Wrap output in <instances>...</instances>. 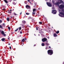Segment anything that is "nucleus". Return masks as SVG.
<instances>
[{
  "instance_id": "1",
  "label": "nucleus",
  "mask_w": 64,
  "mask_h": 64,
  "mask_svg": "<svg viewBox=\"0 0 64 64\" xmlns=\"http://www.w3.org/2000/svg\"><path fill=\"white\" fill-rule=\"evenodd\" d=\"M48 54V55H52L53 54V50H48L47 52Z\"/></svg>"
},
{
  "instance_id": "2",
  "label": "nucleus",
  "mask_w": 64,
  "mask_h": 64,
  "mask_svg": "<svg viewBox=\"0 0 64 64\" xmlns=\"http://www.w3.org/2000/svg\"><path fill=\"white\" fill-rule=\"evenodd\" d=\"M61 11L62 12H60V14L64 16V8H62L61 9Z\"/></svg>"
},
{
  "instance_id": "3",
  "label": "nucleus",
  "mask_w": 64,
  "mask_h": 64,
  "mask_svg": "<svg viewBox=\"0 0 64 64\" xmlns=\"http://www.w3.org/2000/svg\"><path fill=\"white\" fill-rule=\"evenodd\" d=\"M46 4L48 6H49V7H52V4H51V3H50V2H47Z\"/></svg>"
},
{
  "instance_id": "4",
  "label": "nucleus",
  "mask_w": 64,
  "mask_h": 64,
  "mask_svg": "<svg viewBox=\"0 0 64 64\" xmlns=\"http://www.w3.org/2000/svg\"><path fill=\"white\" fill-rule=\"evenodd\" d=\"M64 8V5L63 4H61L60 5L59 8L60 9H63Z\"/></svg>"
},
{
  "instance_id": "5",
  "label": "nucleus",
  "mask_w": 64,
  "mask_h": 64,
  "mask_svg": "<svg viewBox=\"0 0 64 64\" xmlns=\"http://www.w3.org/2000/svg\"><path fill=\"white\" fill-rule=\"evenodd\" d=\"M52 13H53V14H56V12H56V10H52Z\"/></svg>"
},
{
  "instance_id": "6",
  "label": "nucleus",
  "mask_w": 64,
  "mask_h": 64,
  "mask_svg": "<svg viewBox=\"0 0 64 64\" xmlns=\"http://www.w3.org/2000/svg\"><path fill=\"white\" fill-rule=\"evenodd\" d=\"M47 40L46 38H42V42H45L46 41H47Z\"/></svg>"
},
{
  "instance_id": "7",
  "label": "nucleus",
  "mask_w": 64,
  "mask_h": 64,
  "mask_svg": "<svg viewBox=\"0 0 64 64\" xmlns=\"http://www.w3.org/2000/svg\"><path fill=\"white\" fill-rule=\"evenodd\" d=\"M59 4H59V2H56L55 4V5H56V6H58L59 5Z\"/></svg>"
},
{
  "instance_id": "8",
  "label": "nucleus",
  "mask_w": 64,
  "mask_h": 64,
  "mask_svg": "<svg viewBox=\"0 0 64 64\" xmlns=\"http://www.w3.org/2000/svg\"><path fill=\"white\" fill-rule=\"evenodd\" d=\"M1 33L2 34H3V36H6V34H5V33H4V31H2L1 32Z\"/></svg>"
},
{
  "instance_id": "9",
  "label": "nucleus",
  "mask_w": 64,
  "mask_h": 64,
  "mask_svg": "<svg viewBox=\"0 0 64 64\" xmlns=\"http://www.w3.org/2000/svg\"><path fill=\"white\" fill-rule=\"evenodd\" d=\"M59 3L60 4H61V3H63V2L62 0H59Z\"/></svg>"
},
{
  "instance_id": "10",
  "label": "nucleus",
  "mask_w": 64,
  "mask_h": 64,
  "mask_svg": "<svg viewBox=\"0 0 64 64\" xmlns=\"http://www.w3.org/2000/svg\"><path fill=\"white\" fill-rule=\"evenodd\" d=\"M8 13H11L12 12V10H9L8 11Z\"/></svg>"
},
{
  "instance_id": "11",
  "label": "nucleus",
  "mask_w": 64,
  "mask_h": 64,
  "mask_svg": "<svg viewBox=\"0 0 64 64\" xmlns=\"http://www.w3.org/2000/svg\"><path fill=\"white\" fill-rule=\"evenodd\" d=\"M26 8H30V6L27 5L26 6Z\"/></svg>"
},
{
  "instance_id": "12",
  "label": "nucleus",
  "mask_w": 64,
  "mask_h": 64,
  "mask_svg": "<svg viewBox=\"0 0 64 64\" xmlns=\"http://www.w3.org/2000/svg\"><path fill=\"white\" fill-rule=\"evenodd\" d=\"M54 37H56L58 36L57 35V34H54Z\"/></svg>"
},
{
  "instance_id": "13",
  "label": "nucleus",
  "mask_w": 64,
  "mask_h": 64,
  "mask_svg": "<svg viewBox=\"0 0 64 64\" xmlns=\"http://www.w3.org/2000/svg\"><path fill=\"white\" fill-rule=\"evenodd\" d=\"M4 1L7 4H8V1H7L6 0H4Z\"/></svg>"
},
{
  "instance_id": "14",
  "label": "nucleus",
  "mask_w": 64,
  "mask_h": 64,
  "mask_svg": "<svg viewBox=\"0 0 64 64\" xmlns=\"http://www.w3.org/2000/svg\"><path fill=\"white\" fill-rule=\"evenodd\" d=\"M35 13H36V12H32V14L33 15H35V14H36Z\"/></svg>"
},
{
  "instance_id": "15",
  "label": "nucleus",
  "mask_w": 64,
  "mask_h": 64,
  "mask_svg": "<svg viewBox=\"0 0 64 64\" xmlns=\"http://www.w3.org/2000/svg\"><path fill=\"white\" fill-rule=\"evenodd\" d=\"M2 41H4V40H5V38H3L1 39Z\"/></svg>"
},
{
  "instance_id": "16",
  "label": "nucleus",
  "mask_w": 64,
  "mask_h": 64,
  "mask_svg": "<svg viewBox=\"0 0 64 64\" xmlns=\"http://www.w3.org/2000/svg\"><path fill=\"white\" fill-rule=\"evenodd\" d=\"M44 45H45V44H44V43H42V46H44Z\"/></svg>"
},
{
  "instance_id": "17",
  "label": "nucleus",
  "mask_w": 64,
  "mask_h": 64,
  "mask_svg": "<svg viewBox=\"0 0 64 64\" xmlns=\"http://www.w3.org/2000/svg\"><path fill=\"white\" fill-rule=\"evenodd\" d=\"M18 28V29H19V30H21V27H20L19 28Z\"/></svg>"
},
{
  "instance_id": "18",
  "label": "nucleus",
  "mask_w": 64,
  "mask_h": 64,
  "mask_svg": "<svg viewBox=\"0 0 64 64\" xmlns=\"http://www.w3.org/2000/svg\"><path fill=\"white\" fill-rule=\"evenodd\" d=\"M59 33V30H58L56 32V34H58Z\"/></svg>"
},
{
  "instance_id": "19",
  "label": "nucleus",
  "mask_w": 64,
  "mask_h": 64,
  "mask_svg": "<svg viewBox=\"0 0 64 64\" xmlns=\"http://www.w3.org/2000/svg\"><path fill=\"white\" fill-rule=\"evenodd\" d=\"M22 41L23 42H24V41H25V39L24 38L22 40Z\"/></svg>"
},
{
  "instance_id": "20",
  "label": "nucleus",
  "mask_w": 64,
  "mask_h": 64,
  "mask_svg": "<svg viewBox=\"0 0 64 64\" xmlns=\"http://www.w3.org/2000/svg\"><path fill=\"white\" fill-rule=\"evenodd\" d=\"M52 3L54 4H55V1H54V0H53L52 1Z\"/></svg>"
},
{
  "instance_id": "21",
  "label": "nucleus",
  "mask_w": 64,
  "mask_h": 64,
  "mask_svg": "<svg viewBox=\"0 0 64 64\" xmlns=\"http://www.w3.org/2000/svg\"><path fill=\"white\" fill-rule=\"evenodd\" d=\"M22 23H26V22L24 20H23L22 22Z\"/></svg>"
},
{
  "instance_id": "22",
  "label": "nucleus",
  "mask_w": 64,
  "mask_h": 64,
  "mask_svg": "<svg viewBox=\"0 0 64 64\" xmlns=\"http://www.w3.org/2000/svg\"><path fill=\"white\" fill-rule=\"evenodd\" d=\"M35 11H36V9L35 8L33 9V12H35Z\"/></svg>"
},
{
  "instance_id": "23",
  "label": "nucleus",
  "mask_w": 64,
  "mask_h": 64,
  "mask_svg": "<svg viewBox=\"0 0 64 64\" xmlns=\"http://www.w3.org/2000/svg\"><path fill=\"white\" fill-rule=\"evenodd\" d=\"M46 45H47V46H48V45H49V44L48 43H46Z\"/></svg>"
},
{
  "instance_id": "24",
  "label": "nucleus",
  "mask_w": 64,
  "mask_h": 64,
  "mask_svg": "<svg viewBox=\"0 0 64 64\" xmlns=\"http://www.w3.org/2000/svg\"><path fill=\"white\" fill-rule=\"evenodd\" d=\"M7 20L8 21H9V18H7Z\"/></svg>"
},
{
  "instance_id": "25",
  "label": "nucleus",
  "mask_w": 64,
  "mask_h": 64,
  "mask_svg": "<svg viewBox=\"0 0 64 64\" xmlns=\"http://www.w3.org/2000/svg\"><path fill=\"white\" fill-rule=\"evenodd\" d=\"M58 15L60 16V17H63V16H61V15H60V14H58Z\"/></svg>"
},
{
  "instance_id": "26",
  "label": "nucleus",
  "mask_w": 64,
  "mask_h": 64,
  "mask_svg": "<svg viewBox=\"0 0 64 64\" xmlns=\"http://www.w3.org/2000/svg\"><path fill=\"white\" fill-rule=\"evenodd\" d=\"M18 30V28H17V29L16 30H14L15 32H16V31H17Z\"/></svg>"
},
{
  "instance_id": "27",
  "label": "nucleus",
  "mask_w": 64,
  "mask_h": 64,
  "mask_svg": "<svg viewBox=\"0 0 64 64\" xmlns=\"http://www.w3.org/2000/svg\"><path fill=\"white\" fill-rule=\"evenodd\" d=\"M39 23L40 24H42V22H39Z\"/></svg>"
},
{
  "instance_id": "28",
  "label": "nucleus",
  "mask_w": 64,
  "mask_h": 64,
  "mask_svg": "<svg viewBox=\"0 0 64 64\" xmlns=\"http://www.w3.org/2000/svg\"><path fill=\"white\" fill-rule=\"evenodd\" d=\"M14 15H17V14H16L15 12H14Z\"/></svg>"
},
{
  "instance_id": "29",
  "label": "nucleus",
  "mask_w": 64,
  "mask_h": 64,
  "mask_svg": "<svg viewBox=\"0 0 64 64\" xmlns=\"http://www.w3.org/2000/svg\"><path fill=\"white\" fill-rule=\"evenodd\" d=\"M8 29L9 30H10V27H8Z\"/></svg>"
},
{
  "instance_id": "30",
  "label": "nucleus",
  "mask_w": 64,
  "mask_h": 64,
  "mask_svg": "<svg viewBox=\"0 0 64 64\" xmlns=\"http://www.w3.org/2000/svg\"><path fill=\"white\" fill-rule=\"evenodd\" d=\"M14 5H16V3H15V2H13L12 3Z\"/></svg>"
},
{
  "instance_id": "31",
  "label": "nucleus",
  "mask_w": 64,
  "mask_h": 64,
  "mask_svg": "<svg viewBox=\"0 0 64 64\" xmlns=\"http://www.w3.org/2000/svg\"><path fill=\"white\" fill-rule=\"evenodd\" d=\"M3 27H2V26H1V25H0V28H2Z\"/></svg>"
},
{
  "instance_id": "32",
  "label": "nucleus",
  "mask_w": 64,
  "mask_h": 64,
  "mask_svg": "<svg viewBox=\"0 0 64 64\" xmlns=\"http://www.w3.org/2000/svg\"><path fill=\"white\" fill-rule=\"evenodd\" d=\"M26 15H29V14L28 13V12H26Z\"/></svg>"
},
{
  "instance_id": "33",
  "label": "nucleus",
  "mask_w": 64,
  "mask_h": 64,
  "mask_svg": "<svg viewBox=\"0 0 64 64\" xmlns=\"http://www.w3.org/2000/svg\"><path fill=\"white\" fill-rule=\"evenodd\" d=\"M36 30H38V27H36Z\"/></svg>"
},
{
  "instance_id": "34",
  "label": "nucleus",
  "mask_w": 64,
  "mask_h": 64,
  "mask_svg": "<svg viewBox=\"0 0 64 64\" xmlns=\"http://www.w3.org/2000/svg\"><path fill=\"white\" fill-rule=\"evenodd\" d=\"M30 0H28V2H29L30 3H31V2H30Z\"/></svg>"
},
{
  "instance_id": "35",
  "label": "nucleus",
  "mask_w": 64,
  "mask_h": 64,
  "mask_svg": "<svg viewBox=\"0 0 64 64\" xmlns=\"http://www.w3.org/2000/svg\"><path fill=\"white\" fill-rule=\"evenodd\" d=\"M22 31L20 32V34H22Z\"/></svg>"
},
{
  "instance_id": "36",
  "label": "nucleus",
  "mask_w": 64,
  "mask_h": 64,
  "mask_svg": "<svg viewBox=\"0 0 64 64\" xmlns=\"http://www.w3.org/2000/svg\"><path fill=\"white\" fill-rule=\"evenodd\" d=\"M13 18V17L12 16H10V19H12Z\"/></svg>"
},
{
  "instance_id": "37",
  "label": "nucleus",
  "mask_w": 64,
  "mask_h": 64,
  "mask_svg": "<svg viewBox=\"0 0 64 64\" xmlns=\"http://www.w3.org/2000/svg\"><path fill=\"white\" fill-rule=\"evenodd\" d=\"M10 49H11L12 48H11V46H10Z\"/></svg>"
},
{
  "instance_id": "38",
  "label": "nucleus",
  "mask_w": 64,
  "mask_h": 64,
  "mask_svg": "<svg viewBox=\"0 0 64 64\" xmlns=\"http://www.w3.org/2000/svg\"><path fill=\"white\" fill-rule=\"evenodd\" d=\"M22 12H21L20 13V15H21V14H22Z\"/></svg>"
},
{
  "instance_id": "39",
  "label": "nucleus",
  "mask_w": 64,
  "mask_h": 64,
  "mask_svg": "<svg viewBox=\"0 0 64 64\" xmlns=\"http://www.w3.org/2000/svg\"><path fill=\"white\" fill-rule=\"evenodd\" d=\"M0 22L1 23H2V20H0Z\"/></svg>"
},
{
  "instance_id": "40",
  "label": "nucleus",
  "mask_w": 64,
  "mask_h": 64,
  "mask_svg": "<svg viewBox=\"0 0 64 64\" xmlns=\"http://www.w3.org/2000/svg\"><path fill=\"white\" fill-rule=\"evenodd\" d=\"M3 10H4V11L5 10V8H4L2 9Z\"/></svg>"
},
{
  "instance_id": "41",
  "label": "nucleus",
  "mask_w": 64,
  "mask_h": 64,
  "mask_svg": "<svg viewBox=\"0 0 64 64\" xmlns=\"http://www.w3.org/2000/svg\"><path fill=\"white\" fill-rule=\"evenodd\" d=\"M36 46V44H35L34 45V46Z\"/></svg>"
},
{
  "instance_id": "42",
  "label": "nucleus",
  "mask_w": 64,
  "mask_h": 64,
  "mask_svg": "<svg viewBox=\"0 0 64 64\" xmlns=\"http://www.w3.org/2000/svg\"><path fill=\"white\" fill-rule=\"evenodd\" d=\"M49 48L50 49H51V47L50 46H49Z\"/></svg>"
},
{
  "instance_id": "43",
  "label": "nucleus",
  "mask_w": 64,
  "mask_h": 64,
  "mask_svg": "<svg viewBox=\"0 0 64 64\" xmlns=\"http://www.w3.org/2000/svg\"><path fill=\"white\" fill-rule=\"evenodd\" d=\"M8 45H10V43H9L8 44Z\"/></svg>"
},
{
  "instance_id": "44",
  "label": "nucleus",
  "mask_w": 64,
  "mask_h": 64,
  "mask_svg": "<svg viewBox=\"0 0 64 64\" xmlns=\"http://www.w3.org/2000/svg\"><path fill=\"white\" fill-rule=\"evenodd\" d=\"M8 40H9V39H10L9 38H8Z\"/></svg>"
},
{
  "instance_id": "45",
  "label": "nucleus",
  "mask_w": 64,
  "mask_h": 64,
  "mask_svg": "<svg viewBox=\"0 0 64 64\" xmlns=\"http://www.w3.org/2000/svg\"><path fill=\"white\" fill-rule=\"evenodd\" d=\"M25 40H27V39H26V38H25Z\"/></svg>"
},
{
  "instance_id": "46",
  "label": "nucleus",
  "mask_w": 64,
  "mask_h": 64,
  "mask_svg": "<svg viewBox=\"0 0 64 64\" xmlns=\"http://www.w3.org/2000/svg\"><path fill=\"white\" fill-rule=\"evenodd\" d=\"M3 24V25H4V24Z\"/></svg>"
},
{
  "instance_id": "47",
  "label": "nucleus",
  "mask_w": 64,
  "mask_h": 64,
  "mask_svg": "<svg viewBox=\"0 0 64 64\" xmlns=\"http://www.w3.org/2000/svg\"><path fill=\"white\" fill-rule=\"evenodd\" d=\"M7 6H9V4H7Z\"/></svg>"
},
{
  "instance_id": "48",
  "label": "nucleus",
  "mask_w": 64,
  "mask_h": 64,
  "mask_svg": "<svg viewBox=\"0 0 64 64\" xmlns=\"http://www.w3.org/2000/svg\"><path fill=\"white\" fill-rule=\"evenodd\" d=\"M38 36H40V34H38Z\"/></svg>"
},
{
  "instance_id": "49",
  "label": "nucleus",
  "mask_w": 64,
  "mask_h": 64,
  "mask_svg": "<svg viewBox=\"0 0 64 64\" xmlns=\"http://www.w3.org/2000/svg\"><path fill=\"white\" fill-rule=\"evenodd\" d=\"M46 49H47V48H46Z\"/></svg>"
},
{
  "instance_id": "50",
  "label": "nucleus",
  "mask_w": 64,
  "mask_h": 64,
  "mask_svg": "<svg viewBox=\"0 0 64 64\" xmlns=\"http://www.w3.org/2000/svg\"><path fill=\"white\" fill-rule=\"evenodd\" d=\"M14 1H16V0H13Z\"/></svg>"
},
{
  "instance_id": "51",
  "label": "nucleus",
  "mask_w": 64,
  "mask_h": 64,
  "mask_svg": "<svg viewBox=\"0 0 64 64\" xmlns=\"http://www.w3.org/2000/svg\"><path fill=\"white\" fill-rule=\"evenodd\" d=\"M34 35L35 36H36V35H35V34H34Z\"/></svg>"
},
{
  "instance_id": "52",
  "label": "nucleus",
  "mask_w": 64,
  "mask_h": 64,
  "mask_svg": "<svg viewBox=\"0 0 64 64\" xmlns=\"http://www.w3.org/2000/svg\"><path fill=\"white\" fill-rule=\"evenodd\" d=\"M52 28H53V27H52Z\"/></svg>"
},
{
  "instance_id": "53",
  "label": "nucleus",
  "mask_w": 64,
  "mask_h": 64,
  "mask_svg": "<svg viewBox=\"0 0 64 64\" xmlns=\"http://www.w3.org/2000/svg\"><path fill=\"white\" fill-rule=\"evenodd\" d=\"M33 20L34 21V20Z\"/></svg>"
},
{
  "instance_id": "54",
  "label": "nucleus",
  "mask_w": 64,
  "mask_h": 64,
  "mask_svg": "<svg viewBox=\"0 0 64 64\" xmlns=\"http://www.w3.org/2000/svg\"><path fill=\"white\" fill-rule=\"evenodd\" d=\"M32 1H33V0H32Z\"/></svg>"
},
{
  "instance_id": "55",
  "label": "nucleus",
  "mask_w": 64,
  "mask_h": 64,
  "mask_svg": "<svg viewBox=\"0 0 64 64\" xmlns=\"http://www.w3.org/2000/svg\"><path fill=\"white\" fill-rule=\"evenodd\" d=\"M40 9L39 8H38V9Z\"/></svg>"
},
{
  "instance_id": "56",
  "label": "nucleus",
  "mask_w": 64,
  "mask_h": 64,
  "mask_svg": "<svg viewBox=\"0 0 64 64\" xmlns=\"http://www.w3.org/2000/svg\"><path fill=\"white\" fill-rule=\"evenodd\" d=\"M1 51V50H0V52Z\"/></svg>"
},
{
  "instance_id": "57",
  "label": "nucleus",
  "mask_w": 64,
  "mask_h": 64,
  "mask_svg": "<svg viewBox=\"0 0 64 64\" xmlns=\"http://www.w3.org/2000/svg\"><path fill=\"white\" fill-rule=\"evenodd\" d=\"M63 64H64V62Z\"/></svg>"
},
{
  "instance_id": "58",
  "label": "nucleus",
  "mask_w": 64,
  "mask_h": 64,
  "mask_svg": "<svg viewBox=\"0 0 64 64\" xmlns=\"http://www.w3.org/2000/svg\"><path fill=\"white\" fill-rule=\"evenodd\" d=\"M40 33H41V32H40Z\"/></svg>"
},
{
  "instance_id": "59",
  "label": "nucleus",
  "mask_w": 64,
  "mask_h": 64,
  "mask_svg": "<svg viewBox=\"0 0 64 64\" xmlns=\"http://www.w3.org/2000/svg\"><path fill=\"white\" fill-rule=\"evenodd\" d=\"M53 6H54V5H53Z\"/></svg>"
},
{
  "instance_id": "60",
  "label": "nucleus",
  "mask_w": 64,
  "mask_h": 64,
  "mask_svg": "<svg viewBox=\"0 0 64 64\" xmlns=\"http://www.w3.org/2000/svg\"><path fill=\"white\" fill-rule=\"evenodd\" d=\"M17 15H18V14H17Z\"/></svg>"
},
{
  "instance_id": "61",
  "label": "nucleus",
  "mask_w": 64,
  "mask_h": 64,
  "mask_svg": "<svg viewBox=\"0 0 64 64\" xmlns=\"http://www.w3.org/2000/svg\"><path fill=\"white\" fill-rule=\"evenodd\" d=\"M46 0V1H47V0Z\"/></svg>"
}]
</instances>
